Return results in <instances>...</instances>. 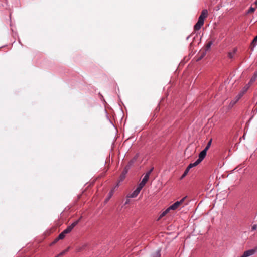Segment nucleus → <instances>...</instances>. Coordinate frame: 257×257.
I'll return each mask as SVG.
<instances>
[{"label": "nucleus", "instance_id": "1", "mask_svg": "<svg viewBox=\"0 0 257 257\" xmlns=\"http://www.w3.org/2000/svg\"><path fill=\"white\" fill-rule=\"evenodd\" d=\"M138 157V155L136 154L134 158L129 162L128 164L124 168L121 176H120L119 182L122 181L125 177V175L128 172V170L133 165L134 162L137 160Z\"/></svg>", "mask_w": 257, "mask_h": 257}, {"label": "nucleus", "instance_id": "2", "mask_svg": "<svg viewBox=\"0 0 257 257\" xmlns=\"http://www.w3.org/2000/svg\"><path fill=\"white\" fill-rule=\"evenodd\" d=\"M186 198V197H183L180 201H176V202H175L173 204L171 205L168 208H169V209L170 210H175L177 209L179 207H180L181 205H182L183 204Z\"/></svg>", "mask_w": 257, "mask_h": 257}, {"label": "nucleus", "instance_id": "3", "mask_svg": "<svg viewBox=\"0 0 257 257\" xmlns=\"http://www.w3.org/2000/svg\"><path fill=\"white\" fill-rule=\"evenodd\" d=\"M142 188L138 186L136 190L126 196L127 198H135L138 196Z\"/></svg>", "mask_w": 257, "mask_h": 257}, {"label": "nucleus", "instance_id": "4", "mask_svg": "<svg viewBox=\"0 0 257 257\" xmlns=\"http://www.w3.org/2000/svg\"><path fill=\"white\" fill-rule=\"evenodd\" d=\"M79 220H76V221L72 223L70 225L68 226L66 229L63 231L66 234L70 232L73 228L78 223Z\"/></svg>", "mask_w": 257, "mask_h": 257}, {"label": "nucleus", "instance_id": "5", "mask_svg": "<svg viewBox=\"0 0 257 257\" xmlns=\"http://www.w3.org/2000/svg\"><path fill=\"white\" fill-rule=\"evenodd\" d=\"M250 86V85L249 84H246L238 94L237 98H241V97L244 95V94L247 91Z\"/></svg>", "mask_w": 257, "mask_h": 257}, {"label": "nucleus", "instance_id": "6", "mask_svg": "<svg viewBox=\"0 0 257 257\" xmlns=\"http://www.w3.org/2000/svg\"><path fill=\"white\" fill-rule=\"evenodd\" d=\"M255 252L256 250L254 249H249L245 251L241 257H249L253 255Z\"/></svg>", "mask_w": 257, "mask_h": 257}, {"label": "nucleus", "instance_id": "7", "mask_svg": "<svg viewBox=\"0 0 257 257\" xmlns=\"http://www.w3.org/2000/svg\"><path fill=\"white\" fill-rule=\"evenodd\" d=\"M206 154L207 151L204 149L199 153L198 159L197 160L199 163L204 159Z\"/></svg>", "mask_w": 257, "mask_h": 257}, {"label": "nucleus", "instance_id": "8", "mask_svg": "<svg viewBox=\"0 0 257 257\" xmlns=\"http://www.w3.org/2000/svg\"><path fill=\"white\" fill-rule=\"evenodd\" d=\"M204 21H202L200 19H198L196 24L194 25V29L195 30H199L201 27L204 24Z\"/></svg>", "mask_w": 257, "mask_h": 257}, {"label": "nucleus", "instance_id": "9", "mask_svg": "<svg viewBox=\"0 0 257 257\" xmlns=\"http://www.w3.org/2000/svg\"><path fill=\"white\" fill-rule=\"evenodd\" d=\"M149 177L147 176H146V175H144L142 180L141 181V182L139 183V184L138 185V186L139 187H140L141 188H143V187L145 185V184H146V183L147 182L148 179H149Z\"/></svg>", "mask_w": 257, "mask_h": 257}, {"label": "nucleus", "instance_id": "10", "mask_svg": "<svg viewBox=\"0 0 257 257\" xmlns=\"http://www.w3.org/2000/svg\"><path fill=\"white\" fill-rule=\"evenodd\" d=\"M207 15L208 11L206 9H204L202 11L201 14L199 16L198 19L204 21V19L207 17Z\"/></svg>", "mask_w": 257, "mask_h": 257}, {"label": "nucleus", "instance_id": "11", "mask_svg": "<svg viewBox=\"0 0 257 257\" xmlns=\"http://www.w3.org/2000/svg\"><path fill=\"white\" fill-rule=\"evenodd\" d=\"M238 97V95L236 96V97L234 98L233 100H232L230 103H229V105H228V108L229 109H230L232 107H233V106L237 103V102H238V101L240 99V98H237Z\"/></svg>", "mask_w": 257, "mask_h": 257}, {"label": "nucleus", "instance_id": "12", "mask_svg": "<svg viewBox=\"0 0 257 257\" xmlns=\"http://www.w3.org/2000/svg\"><path fill=\"white\" fill-rule=\"evenodd\" d=\"M256 78H257V72H254L253 76L251 78V79L248 84H249L250 85H251L254 82H255Z\"/></svg>", "mask_w": 257, "mask_h": 257}, {"label": "nucleus", "instance_id": "13", "mask_svg": "<svg viewBox=\"0 0 257 257\" xmlns=\"http://www.w3.org/2000/svg\"><path fill=\"white\" fill-rule=\"evenodd\" d=\"M65 235L66 234L65 233H64V231H63L62 232H61L58 236V237H57V238L56 239V240L55 241V242L57 241L59 239H63L65 236Z\"/></svg>", "mask_w": 257, "mask_h": 257}, {"label": "nucleus", "instance_id": "14", "mask_svg": "<svg viewBox=\"0 0 257 257\" xmlns=\"http://www.w3.org/2000/svg\"><path fill=\"white\" fill-rule=\"evenodd\" d=\"M170 209L169 208H167L164 211H163L160 215V217L159 218H162L163 217H164V216H165L169 211H170Z\"/></svg>", "mask_w": 257, "mask_h": 257}, {"label": "nucleus", "instance_id": "15", "mask_svg": "<svg viewBox=\"0 0 257 257\" xmlns=\"http://www.w3.org/2000/svg\"><path fill=\"white\" fill-rule=\"evenodd\" d=\"M113 190H111L109 193V194H108V196L105 199V203H106L111 198V197L113 195Z\"/></svg>", "mask_w": 257, "mask_h": 257}, {"label": "nucleus", "instance_id": "16", "mask_svg": "<svg viewBox=\"0 0 257 257\" xmlns=\"http://www.w3.org/2000/svg\"><path fill=\"white\" fill-rule=\"evenodd\" d=\"M161 249H159L155 253L152 254V257H160Z\"/></svg>", "mask_w": 257, "mask_h": 257}, {"label": "nucleus", "instance_id": "17", "mask_svg": "<svg viewBox=\"0 0 257 257\" xmlns=\"http://www.w3.org/2000/svg\"><path fill=\"white\" fill-rule=\"evenodd\" d=\"M237 51V49H234L233 50V51L232 52H230L228 53V57L230 58H232L233 57H234V55L235 54V53H236Z\"/></svg>", "mask_w": 257, "mask_h": 257}, {"label": "nucleus", "instance_id": "18", "mask_svg": "<svg viewBox=\"0 0 257 257\" xmlns=\"http://www.w3.org/2000/svg\"><path fill=\"white\" fill-rule=\"evenodd\" d=\"M211 143H212V139H210V140L208 141V143H207V144L206 146L205 147V148L204 149V150H206L207 151H208V149H209V148L210 147L211 145Z\"/></svg>", "mask_w": 257, "mask_h": 257}, {"label": "nucleus", "instance_id": "19", "mask_svg": "<svg viewBox=\"0 0 257 257\" xmlns=\"http://www.w3.org/2000/svg\"><path fill=\"white\" fill-rule=\"evenodd\" d=\"M199 164V163L198 162L197 160H196L194 163H190L189 166L192 168V167H195L197 165H198Z\"/></svg>", "mask_w": 257, "mask_h": 257}, {"label": "nucleus", "instance_id": "20", "mask_svg": "<svg viewBox=\"0 0 257 257\" xmlns=\"http://www.w3.org/2000/svg\"><path fill=\"white\" fill-rule=\"evenodd\" d=\"M212 44H213L212 41H210L209 42H208L206 46V50L209 49Z\"/></svg>", "mask_w": 257, "mask_h": 257}, {"label": "nucleus", "instance_id": "21", "mask_svg": "<svg viewBox=\"0 0 257 257\" xmlns=\"http://www.w3.org/2000/svg\"><path fill=\"white\" fill-rule=\"evenodd\" d=\"M153 169H154V167H152V168L150 169V170L149 171H148V172H147L145 174V175H146V176H147L149 177V176H150V174H151V173H152V172L153 171Z\"/></svg>", "mask_w": 257, "mask_h": 257}, {"label": "nucleus", "instance_id": "22", "mask_svg": "<svg viewBox=\"0 0 257 257\" xmlns=\"http://www.w3.org/2000/svg\"><path fill=\"white\" fill-rule=\"evenodd\" d=\"M188 172H189L186 169H185L184 173L183 174V175L180 177V179H182L183 178H184L187 175Z\"/></svg>", "mask_w": 257, "mask_h": 257}, {"label": "nucleus", "instance_id": "23", "mask_svg": "<svg viewBox=\"0 0 257 257\" xmlns=\"http://www.w3.org/2000/svg\"><path fill=\"white\" fill-rule=\"evenodd\" d=\"M68 250H69V248H68L67 249H66L65 250H64V251H62L61 252H60L58 254V255L59 256H62V255H64L65 253H66L68 251Z\"/></svg>", "mask_w": 257, "mask_h": 257}, {"label": "nucleus", "instance_id": "24", "mask_svg": "<svg viewBox=\"0 0 257 257\" xmlns=\"http://www.w3.org/2000/svg\"><path fill=\"white\" fill-rule=\"evenodd\" d=\"M254 11H255V8H252V7H250L249 8V9L248 10V13H251L254 12Z\"/></svg>", "mask_w": 257, "mask_h": 257}, {"label": "nucleus", "instance_id": "25", "mask_svg": "<svg viewBox=\"0 0 257 257\" xmlns=\"http://www.w3.org/2000/svg\"><path fill=\"white\" fill-rule=\"evenodd\" d=\"M257 42V36L254 38V39L252 41V44H253L254 46H255L256 43Z\"/></svg>", "mask_w": 257, "mask_h": 257}, {"label": "nucleus", "instance_id": "26", "mask_svg": "<svg viewBox=\"0 0 257 257\" xmlns=\"http://www.w3.org/2000/svg\"><path fill=\"white\" fill-rule=\"evenodd\" d=\"M130 198H127L126 197V200H125V202L124 203V205H126V204H128L130 203L131 200H130Z\"/></svg>", "mask_w": 257, "mask_h": 257}, {"label": "nucleus", "instance_id": "27", "mask_svg": "<svg viewBox=\"0 0 257 257\" xmlns=\"http://www.w3.org/2000/svg\"><path fill=\"white\" fill-rule=\"evenodd\" d=\"M256 227H257V226H256V225H253V226H252V230H255V229H256Z\"/></svg>", "mask_w": 257, "mask_h": 257}, {"label": "nucleus", "instance_id": "28", "mask_svg": "<svg viewBox=\"0 0 257 257\" xmlns=\"http://www.w3.org/2000/svg\"><path fill=\"white\" fill-rule=\"evenodd\" d=\"M191 168L190 167V166H188V167L186 168V170L189 172L190 169H191Z\"/></svg>", "mask_w": 257, "mask_h": 257}, {"label": "nucleus", "instance_id": "29", "mask_svg": "<svg viewBox=\"0 0 257 257\" xmlns=\"http://www.w3.org/2000/svg\"><path fill=\"white\" fill-rule=\"evenodd\" d=\"M205 55V53H204V54H202V55L201 57H203V56H204V55Z\"/></svg>", "mask_w": 257, "mask_h": 257}, {"label": "nucleus", "instance_id": "30", "mask_svg": "<svg viewBox=\"0 0 257 257\" xmlns=\"http://www.w3.org/2000/svg\"><path fill=\"white\" fill-rule=\"evenodd\" d=\"M205 55V53H204V54H202V55L201 57H203V56H204V55Z\"/></svg>", "mask_w": 257, "mask_h": 257}, {"label": "nucleus", "instance_id": "31", "mask_svg": "<svg viewBox=\"0 0 257 257\" xmlns=\"http://www.w3.org/2000/svg\"><path fill=\"white\" fill-rule=\"evenodd\" d=\"M255 4L257 5V1L255 2Z\"/></svg>", "mask_w": 257, "mask_h": 257}, {"label": "nucleus", "instance_id": "32", "mask_svg": "<svg viewBox=\"0 0 257 257\" xmlns=\"http://www.w3.org/2000/svg\"><path fill=\"white\" fill-rule=\"evenodd\" d=\"M55 257H59V256L58 255L57 256H55Z\"/></svg>", "mask_w": 257, "mask_h": 257}, {"label": "nucleus", "instance_id": "33", "mask_svg": "<svg viewBox=\"0 0 257 257\" xmlns=\"http://www.w3.org/2000/svg\"><path fill=\"white\" fill-rule=\"evenodd\" d=\"M255 72H257V70Z\"/></svg>", "mask_w": 257, "mask_h": 257}]
</instances>
